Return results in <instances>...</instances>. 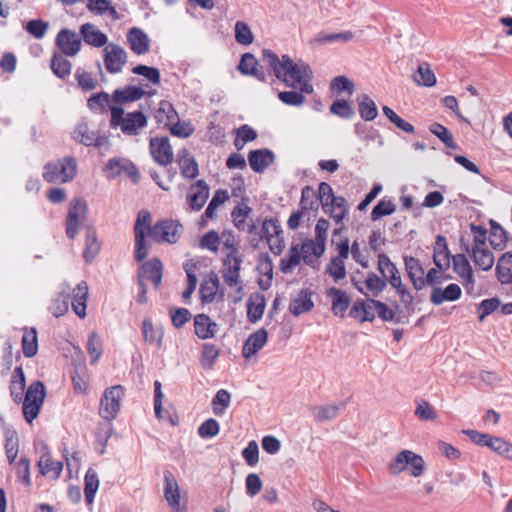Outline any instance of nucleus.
<instances>
[{
    "label": "nucleus",
    "mask_w": 512,
    "mask_h": 512,
    "mask_svg": "<svg viewBox=\"0 0 512 512\" xmlns=\"http://www.w3.org/2000/svg\"><path fill=\"white\" fill-rule=\"evenodd\" d=\"M183 232L182 225L172 219H164L152 226V215L148 210L138 212L135 224V256H147L150 252V242L174 244Z\"/></svg>",
    "instance_id": "nucleus-1"
},
{
    "label": "nucleus",
    "mask_w": 512,
    "mask_h": 512,
    "mask_svg": "<svg viewBox=\"0 0 512 512\" xmlns=\"http://www.w3.org/2000/svg\"><path fill=\"white\" fill-rule=\"evenodd\" d=\"M263 61L272 69L275 77L287 87L301 90L302 93L312 94L313 70L305 61H294L287 54L279 57L270 49L262 51Z\"/></svg>",
    "instance_id": "nucleus-2"
},
{
    "label": "nucleus",
    "mask_w": 512,
    "mask_h": 512,
    "mask_svg": "<svg viewBox=\"0 0 512 512\" xmlns=\"http://www.w3.org/2000/svg\"><path fill=\"white\" fill-rule=\"evenodd\" d=\"M25 384L23 369L21 366H18L12 373L10 394L15 403H20L23 400V416L28 423H32L41 410L46 390L41 381H35L30 384L23 399Z\"/></svg>",
    "instance_id": "nucleus-3"
},
{
    "label": "nucleus",
    "mask_w": 512,
    "mask_h": 512,
    "mask_svg": "<svg viewBox=\"0 0 512 512\" xmlns=\"http://www.w3.org/2000/svg\"><path fill=\"white\" fill-rule=\"evenodd\" d=\"M330 229V223L324 218L318 219L315 226V238L294 241L290 248V256H322Z\"/></svg>",
    "instance_id": "nucleus-4"
},
{
    "label": "nucleus",
    "mask_w": 512,
    "mask_h": 512,
    "mask_svg": "<svg viewBox=\"0 0 512 512\" xmlns=\"http://www.w3.org/2000/svg\"><path fill=\"white\" fill-rule=\"evenodd\" d=\"M42 175L48 183H69L77 175V162L70 156L48 162Z\"/></svg>",
    "instance_id": "nucleus-5"
},
{
    "label": "nucleus",
    "mask_w": 512,
    "mask_h": 512,
    "mask_svg": "<svg viewBox=\"0 0 512 512\" xmlns=\"http://www.w3.org/2000/svg\"><path fill=\"white\" fill-rule=\"evenodd\" d=\"M388 470L392 475L409 470L410 475L417 478L425 471V461L421 455L411 450H402L389 463Z\"/></svg>",
    "instance_id": "nucleus-6"
},
{
    "label": "nucleus",
    "mask_w": 512,
    "mask_h": 512,
    "mask_svg": "<svg viewBox=\"0 0 512 512\" xmlns=\"http://www.w3.org/2000/svg\"><path fill=\"white\" fill-rule=\"evenodd\" d=\"M146 125L147 117L142 112L135 111L125 114L122 107H111V126L120 127L123 133L136 135Z\"/></svg>",
    "instance_id": "nucleus-7"
},
{
    "label": "nucleus",
    "mask_w": 512,
    "mask_h": 512,
    "mask_svg": "<svg viewBox=\"0 0 512 512\" xmlns=\"http://www.w3.org/2000/svg\"><path fill=\"white\" fill-rule=\"evenodd\" d=\"M407 274L413 287L416 290L423 289L426 285H433L436 283V268H430L426 271L420 258H404Z\"/></svg>",
    "instance_id": "nucleus-8"
},
{
    "label": "nucleus",
    "mask_w": 512,
    "mask_h": 512,
    "mask_svg": "<svg viewBox=\"0 0 512 512\" xmlns=\"http://www.w3.org/2000/svg\"><path fill=\"white\" fill-rule=\"evenodd\" d=\"M88 213V205L84 199H73L69 204V210L65 222L66 235L74 238L82 229Z\"/></svg>",
    "instance_id": "nucleus-9"
},
{
    "label": "nucleus",
    "mask_w": 512,
    "mask_h": 512,
    "mask_svg": "<svg viewBox=\"0 0 512 512\" xmlns=\"http://www.w3.org/2000/svg\"><path fill=\"white\" fill-rule=\"evenodd\" d=\"M164 498L173 512H187V501L185 495H181L180 487L176 477L171 471H164Z\"/></svg>",
    "instance_id": "nucleus-10"
},
{
    "label": "nucleus",
    "mask_w": 512,
    "mask_h": 512,
    "mask_svg": "<svg viewBox=\"0 0 512 512\" xmlns=\"http://www.w3.org/2000/svg\"><path fill=\"white\" fill-rule=\"evenodd\" d=\"M124 396V388L115 385L105 390L99 406V414L105 420H112L117 417L120 410V400Z\"/></svg>",
    "instance_id": "nucleus-11"
},
{
    "label": "nucleus",
    "mask_w": 512,
    "mask_h": 512,
    "mask_svg": "<svg viewBox=\"0 0 512 512\" xmlns=\"http://www.w3.org/2000/svg\"><path fill=\"white\" fill-rule=\"evenodd\" d=\"M103 58L107 71L116 74L123 70L127 62V53L118 44L109 43L103 49Z\"/></svg>",
    "instance_id": "nucleus-12"
},
{
    "label": "nucleus",
    "mask_w": 512,
    "mask_h": 512,
    "mask_svg": "<svg viewBox=\"0 0 512 512\" xmlns=\"http://www.w3.org/2000/svg\"><path fill=\"white\" fill-rule=\"evenodd\" d=\"M163 264L159 258L144 262L138 272V285L151 281L157 288L162 280Z\"/></svg>",
    "instance_id": "nucleus-13"
},
{
    "label": "nucleus",
    "mask_w": 512,
    "mask_h": 512,
    "mask_svg": "<svg viewBox=\"0 0 512 512\" xmlns=\"http://www.w3.org/2000/svg\"><path fill=\"white\" fill-rule=\"evenodd\" d=\"M150 153L153 159L162 166H167L173 161V150L167 137L152 138Z\"/></svg>",
    "instance_id": "nucleus-14"
},
{
    "label": "nucleus",
    "mask_w": 512,
    "mask_h": 512,
    "mask_svg": "<svg viewBox=\"0 0 512 512\" xmlns=\"http://www.w3.org/2000/svg\"><path fill=\"white\" fill-rule=\"evenodd\" d=\"M56 44L65 56L73 57L81 49L82 43L79 36L69 29H62L56 37Z\"/></svg>",
    "instance_id": "nucleus-15"
},
{
    "label": "nucleus",
    "mask_w": 512,
    "mask_h": 512,
    "mask_svg": "<svg viewBox=\"0 0 512 512\" xmlns=\"http://www.w3.org/2000/svg\"><path fill=\"white\" fill-rule=\"evenodd\" d=\"M312 295L313 293L309 289H301L294 294L289 303L290 313L295 317H299L304 313L310 312L314 307Z\"/></svg>",
    "instance_id": "nucleus-16"
},
{
    "label": "nucleus",
    "mask_w": 512,
    "mask_h": 512,
    "mask_svg": "<svg viewBox=\"0 0 512 512\" xmlns=\"http://www.w3.org/2000/svg\"><path fill=\"white\" fill-rule=\"evenodd\" d=\"M127 42L131 51L136 55H144L150 51L151 40L140 28L133 27L128 31Z\"/></svg>",
    "instance_id": "nucleus-17"
},
{
    "label": "nucleus",
    "mask_w": 512,
    "mask_h": 512,
    "mask_svg": "<svg viewBox=\"0 0 512 512\" xmlns=\"http://www.w3.org/2000/svg\"><path fill=\"white\" fill-rule=\"evenodd\" d=\"M349 314L360 322L373 321L376 316V300L371 298L357 300L352 305Z\"/></svg>",
    "instance_id": "nucleus-18"
},
{
    "label": "nucleus",
    "mask_w": 512,
    "mask_h": 512,
    "mask_svg": "<svg viewBox=\"0 0 512 512\" xmlns=\"http://www.w3.org/2000/svg\"><path fill=\"white\" fill-rule=\"evenodd\" d=\"M223 278L226 285L230 288H237L238 291L242 290L240 286V266L241 258H223Z\"/></svg>",
    "instance_id": "nucleus-19"
},
{
    "label": "nucleus",
    "mask_w": 512,
    "mask_h": 512,
    "mask_svg": "<svg viewBox=\"0 0 512 512\" xmlns=\"http://www.w3.org/2000/svg\"><path fill=\"white\" fill-rule=\"evenodd\" d=\"M249 165L256 173H262L275 160L274 153L269 149L252 150L248 154Z\"/></svg>",
    "instance_id": "nucleus-20"
},
{
    "label": "nucleus",
    "mask_w": 512,
    "mask_h": 512,
    "mask_svg": "<svg viewBox=\"0 0 512 512\" xmlns=\"http://www.w3.org/2000/svg\"><path fill=\"white\" fill-rule=\"evenodd\" d=\"M88 284L81 281L72 291L71 306L75 314L80 318L86 317V307L88 299Z\"/></svg>",
    "instance_id": "nucleus-21"
},
{
    "label": "nucleus",
    "mask_w": 512,
    "mask_h": 512,
    "mask_svg": "<svg viewBox=\"0 0 512 512\" xmlns=\"http://www.w3.org/2000/svg\"><path fill=\"white\" fill-rule=\"evenodd\" d=\"M267 339L268 333L264 328L258 329L257 331L250 334L243 345L242 356L246 359L251 358L264 347Z\"/></svg>",
    "instance_id": "nucleus-22"
},
{
    "label": "nucleus",
    "mask_w": 512,
    "mask_h": 512,
    "mask_svg": "<svg viewBox=\"0 0 512 512\" xmlns=\"http://www.w3.org/2000/svg\"><path fill=\"white\" fill-rule=\"evenodd\" d=\"M195 334L202 340L213 338L218 332V324L206 314L194 317Z\"/></svg>",
    "instance_id": "nucleus-23"
},
{
    "label": "nucleus",
    "mask_w": 512,
    "mask_h": 512,
    "mask_svg": "<svg viewBox=\"0 0 512 512\" xmlns=\"http://www.w3.org/2000/svg\"><path fill=\"white\" fill-rule=\"evenodd\" d=\"M107 171L110 172L111 176H118L120 174H126L129 176L134 182L139 180V172L132 162L126 159H118L114 158L109 160L107 166Z\"/></svg>",
    "instance_id": "nucleus-24"
},
{
    "label": "nucleus",
    "mask_w": 512,
    "mask_h": 512,
    "mask_svg": "<svg viewBox=\"0 0 512 512\" xmlns=\"http://www.w3.org/2000/svg\"><path fill=\"white\" fill-rule=\"evenodd\" d=\"M209 196V187L203 180L197 181L191 186L188 193V203L190 207L199 211L203 208Z\"/></svg>",
    "instance_id": "nucleus-25"
},
{
    "label": "nucleus",
    "mask_w": 512,
    "mask_h": 512,
    "mask_svg": "<svg viewBox=\"0 0 512 512\" xmlns=\"http://www.w3.org/2000/svg\"><path fill=\"white\" fill-rule=\"evenodd\" d=\"M462 291L458 284L451 283L447 287L433 288L430 295V301L434 305H441L445 301H456L461 297Z\"/></svg>",
    "instance_id": "nucleus-26"
},
{
    "label": "nucleus",
    "mask_w": 512,
    "mask_h": 512,
    "mask_svg": "<svg viewBox=\"0 0 512 512\" xmlns=\"http://www.w3.org/2000/svg\"><path fill=\"white\" fill-rule=\"evenodd\" d=\"M80 34L86 44L96 48L105 47L108 38L100 29L94 24L85 23L80 27Z\"/></svg>",
    "instance_id": "nucleus-27"
},
{
    "label": "nucleus",
    "mask_w": 512,
    "mask_h": 512,
    "mask_svg": "<svg viewBox=\"0 0 512 512\" xmlns=\"http://www.w3.org/2000/svg\"><path fill=\"white\" fill-rule=\"evenodd\" d=\"M359 292L373 296L379 295L386 287V281L374 273H370L363 281H354Z\"/></svg>",
    "instance_id": "nucleus-28"
},
{
    "label": "nucleus",
    "mask_w": 512,
    "mask_h": 512,
    "mask_svg": "<svg viewBox=\"0 0 512 512\" xmlns=\"http://www.w3.org/2000/svg\"><path fill=\"white\" fill-rule=\"evenodd\" d=\"M327 296L332 301L331 309L333 314L335 316L343 317L350 304V299L347 293L336 287H331L327 290Z\"/></svg>",
    "instance_id": "nucleus-29"
},
{
    "label": "nucleus",
    "mask_w": 512,
    "mask_h": 512,
    "mask_svg": "<svg viewBox=\"0 0 512 512\" xmlns=\"http://www.w3.org/2000/svg\"><path fill=\"white\" fill-rule=\"evenodd\" d=\"M38 468L42 475L49 476L56 480L60 477L63 470V463L61 461H55L52 459L49 452H45L41 455L38 461Z\"/></svg>",
    "instance_id": "nucleus-30"
},
{
    "label": "nucleus",
    "mask_w": 512,
    "mask_h": 512,
    "mask_svg": "<svg viewBox=\"0 0 512 512\" xmlns=\"http://www.w3.org/2000/svg\"><path fill=\"white\" fill-rule=\"evenodd\" d=\"M178 165L183 177L193 179L198 176V164L188 150L183 149L180 151Z\"/></svg>",
    "instance_id": "nucleus-31"
},
{
    "label": "nucleus",
    "mask_w": 512,
    "mask_h": 512,
    "mask_svg": "<svg viewBox=\"0 0 512 512\" xmlns=\"http://www.w3.org/2000/svg\"><path fill=\"white\" fill-rule=\"evenodd\" d=\"M413 80L418 86L433 87L436 82V76L427 62L421 63L413 74Z\"/></svg>",
    "instance_id": "nucleus-32"
},
{
    "label": "nucleus",
    "mask_w": 512,
    "mask_h": 512,
    "mask_svg": "<svg viewBox=\"0 0 512 512\" xmlns=\"http://www.w3.org/2000/svg\"><path fill=\"white\" fill-rule=\"evenodd\" d=\"M257 270L259 272L258 285L262 290H268L273 280V264L271 258H261Z\"/></svg>",
    "instance_id": "nucleus-33"
},
{
    "label": "nucleus",
    "mask_w": 512,
    "mask_h": 512,
    "mask_svg": "<svg viewBox=\"0 0 512 512\" xmlns=\"http://www.w3.org/2000/svg\"><path fill=\"white\" fill-rule=\"evenodd\" d=\"M219 290V279L216 274L211 273L209 279L201 283L200 298L204 304L213 302Z\"/></svg>",
    "instance_id": "nucleus-34"
},
{
    "label": "nucleus",
    "mask_w": 512,
    "mask_h": 512,
    "mask_svg": "<svg viewBox=\"0 0 512 512\" xmlns=\"http://www.w3.org/2000/svg\"><path fill=\"white\" fill-rule=\"evenodd\" d=\"M155 118L159 124L169 127L178 119V114L170 102L161 101L156 110Z\"/></svg>",
    "instance_id": "nucleus-35"
},
{
    "label": "nucleus",
    "mask_w": 512,
    "mask_h": 512,
    "mask_svg": "<svg viewBox=\"0 0 512 512\" xmlns=\"http://www.w3.org/2000/svg\"><path fill=\"white\" fill-rule=\"evenodd\" d=\"M485 246L482 249V256H490L491 252L488 250V246H491L495 251H502L506 247V232L497 227L492 230L488 238V244L482 243Z\"/></svg>",
    "instance_id": "nucleus-36"
},
{
    "label": "nucleus",
    "mask_w": 512,
    "mask_h": 512,
    "mask_svg": "<svg viewBox=\"0 0 512 512\" xmlns=\"http://www.w3.org/2000/svg\"><path fill=\"white\" fill-rule=\"evenodd\" d=\"M265 298L261 294H257L255 297L250 298L247 301V318L251 323L259 321L265 310Z\"/></svg>",
    "instance_id": "nucleus-37"
},
{
    "label": "nucleus",
    "mask_w": 512,
    "mask_h": 512,
    "mask_svg": "<svg viewBox=\"0 0 512 512\" xmlns=\"http://www.w3.org/2000/svg\"><path fill=\"white\" fill-rule=\"evenodd\" d=\"M68 286L64 283L60 287V292L58 295L52 300L50 305V312L55 317H61L68 311Z\"/></svg>",
    "instance_id": "nucleus-38"
},
{
    "label": "nucleus",
    "mask_w": 512,
    "mask_h": 512,
    "mask_svg": "<svg viewBox=\"0 0 512 512\" xmlns=\"http://www.w3.org/2000/svg\"><path fill=\"white\" fill-rule=\"evenodd\" d=\"M325 213L337 222H341L347 214L346 200L341 196H335L331 201H328L327 207H322Z\"/></svg>",
    "instance_id": "nucleus-39"
},
{
    "label": "nucleus",
    "mask_w": 512,
    "mask_h": 512,
    "mask_svg": "<svg viewBox=\"0 0 512 512\" xmlns=\"http://www.w3.org/2000/svg\"><path fill=\"white\" fill-rule=\"evenodd\" d=\"M343 407L344 403L339 405L329 404L324 406H314L311 408V410L315 421L321 423L336 418L340 409Z\"/></svg>",
    "instance_id": "nucleus-40"
},
{
    "label": "nucleus",
    "mask_w": 512,
    "mask_h": 512,
    "mask_svg": "<svg viewBox=\"0 0 512 512\" xmlns=\"http://www.w3.org/2000/svg\"><path fill=\"white\" fill-rule=\"evenodd\" d=\"M359 114L366 121L374 120L378 115L375 102L366 94H362L357 99Z\"/></svg>",
    "instance_id": "nucleus-41"
},
{
    "label": "nucleus",
    "mask_w": 512,
    "mask_h": 512,
    "mask_svg": "<svg viewBox=\"0 0 512 512\" xmlns=\"http://www.w3.org/2000/svg\"><path fill=\"white\" fill-rule=\"evenodd\" d=\"M73 138L86 146L99 144V137L97 133L91 131L86 123H80L77 125L73 132Z\"/></svg>",
    "instance_id": "nucleus-42"
},
{
    "label": "nucleus",
    "mask_w": 512,
    "mask_h": 512,
    "mask_svg": "<svg viewBox=\"0 0 512 512\" xmlns=\"http://www.w3.org/2000/svg\"><path fill=\"white\" fill-rule=\"evenodd\" d=\"M22 350L27 358L36 355L38 351L37 332L35 328L25 329L22 337Z\"/></svg>",
    "instance_id": "nucleus-43"
},
{
    "label": "nucleus",
    "mask_w": 512,
    "mask_h": 512,
    "mask_svg": "<svg viewBox=\"0 0 512 512\" xmlns=\"http://www.w3.org/2000/svg\"><path fill=\"white\" fill-rule=\"evenodd\" d=\"M252 209L244 202L239 203L231 212V218L234 226L239 230H245L247 227V219Z\"/></svg>",
    "instance_id": "nucleus-44"
},
{
    "label": "nucleus",
    "mask_w": 512,
    "mask_h": 512,
    "mask_svg": "<svg viewBox=\"0 0 512 512\" xmlns=\"http://www.w3.org/2000/svg\"><path fill=\"white\" fill-rule=\"evenodd\" d=\"M4 447L9 464H13L19 451V437L15 430L6 433Z\"/></svg>",
    "instance_id": "nucleus-45"
},
{
    "label": "nucleus",
    "mask_w": 512,
    "mask_h": 512,
    "mask_svg": "<svg viewBox=\"0 0 512 512\" xmlns=\"http://www.w3.org/2000/svg\"><path fill=\"white\" fill-rule=\"evenodd\" d=\"M319 197L315 190L310 186L302 189L300 206L302 210L316 212L319 208Z\"/></svg>",
    "instance_id": "nucleus-46"
},
{
    "label": "nucleus",
    "mask_w": 512,
    "mask_h": 512,
    "mask_svg": "<svg viewBox=\"0 0 512 512\" xmlns=\"http://www.w3.org/2000/svg\"><path fill=\"white\" fill-rule=\"evenodd\" d=\"M258 60L251 53H245L239 63L238 69L244 75H254L260 80H264L263 74H258L257 71Z\"/></svg>",
    "instance_id": "nucleus-47"
},
{
    "label": "nucleus",
    "mask_w": 512,
    "mask_h": 512,
    "mask_svg": "<svg viewBox=\"0 0 512 512\" xmlns=\"http://www.w3.org/2000/svg\"><path fill=\"white\" fill-rule=\"evenodd\" d=\"M454 271L466 284L473 283V271L468 258H451Z\"/></svg>",
    "instance_id": "nucleus-48"
},
{
    "label": "nucleus",
    "mask_w": 512,
    "mask_h": 512,
    "mask_svg": "<svg viewBox=\"0 0 512 512\" xmlns=\"http://www.w3.org/2000/svg\"><path fill=\"white\" fill-rule=\"evenodd\" d=\"M219 354L220 350L216 345L210 343L204 344L200 358L201 366L206 370L211 369L219 357Z\"/></svg>",
    "instance_id": "nucleus-49"
},
{
    "label": "nucleus",
    "mask_w": 512,
    "mask_h": 512,
    "mask_svg": "<svg viewBox=\"0 0 512 512\" xmlns=\"http://www.w3.org/2000/svg\"><path fill=\"white\" fill-rule=\"evenodd\" d=\"M235 40L238 44L248 46L254 42V35L249 25L244 21H237L234 27Z\"/></svg>",
    "instance_id": "nucleus-50"
},
{
    "label": "nucleus",
    "mask_w": 512,
    "mask_h": 512,
    "mask_svg": "<svg viewBox=\"0 0 512 512\" xmlns=\"http://www.w3.org/2000/svg\"><path fill=\"white\" fill-rule=\"evenodd\" d=\"M16 477L18 482L23 484L27 489L32 486L30 476V461L27 457H21L15 465Z\"/></svg>",
    "instance_id": "nucleus-51"
},
{
    "label": "nucleus",
    "mask_w": 512,
    "mask_h": 512,
    "mask_svg": "<svg viewBox=\"0 0 512 512\" xmlns=\"http://www.w3.org/2000/svg\"><path fill=\"white\" fill-rule=\"evenodd\" d=\"M142 334L144 340L149 343H157L161 345L163 338V330L160 327H154L151 320L145 319L142 323Z\"/></svg>",
    "instance_id": "nucleus-52"
},
{
    "label": "nucleus",
    "mask_w": 512,
    "mask_h": 512,
    "mask_svg": "<svg viewBox=\"0 0 512 512\" xmlns=\"http://www.w3.org/2000/svg\"><path fill=\"white\" fill-rule=\"evenodd\" d=\"M85 486H84V494L85 499L88 503H92L95 497V494L99 487V480L97 473L93 469H88L86 472L85 478Z\"/></svg>",
    "instance_id": "nucleus-53"
},
{
    "label": "nucleus",
    "mask_w": 512,
    "mask_h": 512,
    "mask_svg": "<svg viewBox=\"0 0 512 512\" xmlns=\"http://www.w3.org/2000/svg\"><path fill=\"white\" fill-rule=\"evenodd\" d=\"M231 400L230 393L225 389H220L212 399V410L217 416L224 414L225 410L229 407Z\"/></svg>",
    "instance_id": "nucleus-54"
},
{
    "label": "nucleus",
    "mask_w": 512,
    "mask_h": 512,
    "mask_svg": "<svg viewBox=\"0 0 512 512\" xmlns=\"http://www.w3.org/2000/svg\"><path fill=\"white\" fill-rule=\"evenodd\" d=\"M220 239L226 256H233L238 252L239 238L232 230H224Z\"/></svg>",
    "instance_id": "nucleus-55"
},
{
    "label": "nucleus",
    "mask_w": 512,
    "mask_h": 512,
    "mask_svg": "<svg viewBox=\"0 0 512 512\" xmlns=\"http://www.w3.org/2000/svg\"><path fill=\"white\" fill-rule=\"evenodd\" d=\"M183 268L187 274V288L182 293V298L184 300H187L191 297L192 293L194 292L196 285H197V276L195 273V264L193 263L192 259L185 262L183 265Z\"/></svg>",
    "instance_id": "nucleus-56"
},
{
    "label": "nucleus",
    "mask_w": 512,
    "mask_h": 512,
    "mask_svg": "<svg viewBox=\"0 0 512 512\" xmlns=\"http://www.w3.org/2000/svg\"><path fill=\"white\" fill-rule=\"evenodd\" d=\"M501 306V301L498 297H493L489 299L482 300L478 306V319L480 322L484 321V319L491 315L493 312L498 310V308Z\"/></svg>",
    "instance_id": "nucleus-57"
},
{
    "label": "nucleus",
    "mask_w": 512,
    "mask_h": 512,
    "mask_svg": "<svg viewBox=\"0 0 512 512\" xmlns=\"http://www.w3.org/2000/svg\"><path fill=\"white\" fill-rule=\"evenodd\" d=\"M53 73L59 78H64L71 73L72 65L63 55L55 54L51 61Z\"/></svg>",
    "instance_id": "nucleus-58"
},
{
    "label": "nucleus",
    "mask_w": 512,
    "mask_h": 512,
    "mask_svg": "<svg viewBox=\"0 0 512 512\" xmlns=\"http://www.w3.org/2000/svg\"><path fill=\"white\" fill-rule=\"evenodd\" d=\"M229 199L228 192L226 190H217L212 197L209 205L205 211V216L208 219H215L217 214L216 211L220 205L225 203Z\"/></svg>",
    "instance_id": "nucleus-59"
},
{
    "label": "nucleus",
    "mask_w": 512,
    "mask_h": 512,
    "mask_svg": "<svg viewBox=\"0 0 512 512\" xmlns=\"http://www.w3.org/2000/svg\"><path fill=\"white\" fill-rule=\"evenodd\" d=\"M497 277L502 284L512 282V258H498Z\"/></svg>",
    "instance_id": "nucleus-60"
},
{
    "label": "nucleus",
    "mask_w": 512,
    "mask_h": 512,
    "mask_svg": "<svg viewBox=\"0 0 512 512\" xmlns=\"http://www.w3.org/2000/svg\"><path fill=\"white\" fill-rule=\"evenodd\" d=\"M488 448L500 456L512 460V444L505 441L503 438L492 436Z\"/></svg>",
    "instance_id": "nucleus-61"
},
{
    "label": "nucleus",
    "mask_w": 512,
    "mask_h": 512,
    "mask_svg": "<svg viewBox=\"0 0 512 512\" xmlns=\"http://www.w3.org/2000/svg\"><path fill=\"white\" fill-rule=\"evenodd\" d=\"M257 138V133L248 125H242L237 130V137L234 145L238 150H242L248 142H252Z\"/></svg>",
    "instance_id": "nucleus-62"
},
{
    "label": "nucleus",
    "mask_w": 512,
    "mask_h": 512,
    "mask_svg": "<svg viewBox=\"0 0 512 512\" xmlns=\"http://www.w3.org/2000/svg\"><path fill=\"white\" fill-rule=\"evenodd\" d=\"M87 352L91 358V364L97 362L103 353L102 341L96 333H92L88 337Z\"/></svg>",
    "instance_id": "nucleus-63"
},
{
    "label": "nucleus",
    "mask_w": 512,
    "mask_h": 512,
    "mask_svg": "<svg viewBox=\"0 0 512 512\" xmlns=\"http://www.w3.org/2000/svg\"><path fill=\"white\" fill-rule=\"evenodd\" d=\"M305 93L299 91H282L278 94L279 100L288 106L300 107L305 103Z\"/></svg>",
    "instance_id": "nucleus-64"
}]
</instances>
